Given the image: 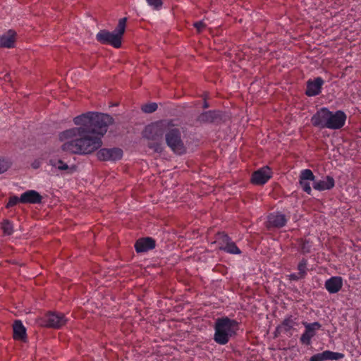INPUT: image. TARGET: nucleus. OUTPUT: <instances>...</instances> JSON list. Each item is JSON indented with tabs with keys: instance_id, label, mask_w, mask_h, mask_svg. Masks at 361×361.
<instances>
[{
	"instance_id": "f257e3e1",
	"label": "nucleus",
	"mask_w": 361,
	"mask_h": 361,
	"mask_svg": "<svg viewBox=\"0 0 361 361\" xmlns=\"http://www.w3.org/2000/svg\"><path fill=\"white\" fill-rule=\"evenodd\" d=\"M113 122L106 114L89 111L73 118L74 127L61 132L60 141L64 142L61 149L75 154H88L102 145V137Z\"/></svg>"
},
{
	"instance_id": "f03ea898",
	"label": "nucleus",
	"mask_w": 361,
	"mask_h": 361,
	"mask_svg": "<svg viewBox=\"0 0 361 361\" xmlns=\"http://www.w3.org/2000/svg\"><path fill=\"white\" fill-rule=\"evenodd\" d=\"M171 124V121L161 120L145 127L143 137L149 140L147 146L154 152L161 153L164 150L163 136Z\"/></svg>"
},
{
	"instance_id": "7ed1b4c3",
	"label": "nucleus",
	"mask_w": 361,
	"mask_h": 361,
	"mask_svg": "<svg viewBox=\"0 0 361 361\" xmlns=\"http://www.w3.org/2000/svg\"><path fill=\"white\" fill-rule=\"evenodd\" d=\"M214 329V341L217 344L224 345L237 334L239 323L228 317H219L215 321Z\"/></svg>"
},
{
	"instance_id": "20e7f679",
	"label": "nucleus",
	"mask_w": 361,
	"mask_h": 361,
	"mask_svg": "<svg viewBox=\"0 0 361 361\" xmlns=\"http://www.w3.org/2000/svg\"><path fill=\"white\" fill-rule=\"evenodd\" d=\"M127 18L119 19L118 23L113 32L102 30L96 35V39L104 44H109L118 49L122 44V37L126 30Z\"/></svg>"
},
{
	"instance_id": "39448f33",
	"label": "nucleus",
	"mask_w": 361,
	"mask_h": 361,
	"mask_svg": "<svg viewBox=\"0 0 361 361\" xmlns=\"http://www.w3.org/2000/svg\"><path fill=\"white\" fill-rule=\"evenodd\" d=\"M166 143L168 147L176 154H183L185 152L184 143L181 139V132L179 128H175L171 122L169 129L165 134Z\"/></svg>"
},
{
	"instance_id": "423d86ee",
	"label": "nucleus",
	"mask_w": 361,
	"mask_h": 361,
	"mask_svg": "<svg viewBox=\"0 0 361 361\" xmlns=\"http://www.w3.org/2000/svg\"><path fill=\"white\" fill-rule=\"evenodd\" d=\"M302 324L305 327V331L300 338V342L305 345H310L312 339L316 336L317 331L320 330L322 324L318 322L308 323L302 322Z\"/></svg>"
},
{
	"instance_id": "0eeeda50",
	"label": "nucleus",
	"mask_w": 361,
	"mask_h": 361,
	"mask_svg": "<svg viewBox=\"0 0 361 361\" xmlns=\"http://www.w3.org/2000/svg\"><path fill=\"white\" fill-rule=\"evenodd\" d=\"M97 156L100 161H116L122 158L123 150L118 147L102 148L97 152Z\"/></svg>"
},
{
	"instance_id": "6e6552de",
	"label": "nucleus",
	"mask_w": 361,
	"mask_h": 361,
	"mask_svg": "<svg viewBox=\"0 0 361 361\" xmlns=\"http://www.w3.org/2000/svg\"><path fill=\"white\" fill-rule=\"evenodd\" d=\"M290 219L289 216L275 212L269 214L267 216V227L271 228H281L284 227Z\"/></svg>"
},
{
	"instance_id": "1a4fd4ad",
	"label": "nucleus",
	"mask_w": 361,
	"mask_h": 361,
	"mask_svg": "<svg viewBox=\"0 0 361 361\" xmlns=\"http://www.w3.org/2000/svg\"><path fill=\"white\" fill-rule=\"evenodd\" d=\"M45 326L53 329H60L63 326L67 319L62 313L49 312L44 315Z\"/></svg>"
},
{
	"instance_id": "9d476101",
	"label": "nucleus",
	"mask_w": 361,
	"mask_h": 361,
	"mask_svg": "<svg viewBox=\"0 0 361 361\" xmlns=\"http://www.w3.org/2000/svg\"><path fill=\"white\" fill-rule=\"evenodd\" d=\"M346 119L347 116L344 111L341 110H338L335 112L330 111L326 128L331 130H339L345 126Z\"/></svg>"
},
{
	"instance_id": "9b49d317",
	"label": "nucleus",
	"mask_w": 361,
	"mask_h": 361,
	"mask_svg": "<svg viewBox=\"0 0 361 361\" xmlns=\"http://www.w3.org/2000/svg\"><path fill=\"white\" fill-rule=\"evenodd\" d=\"M330 110L326 107H322L312 116L311 123L314 127L321 129L326 128L329 121Z\"/></svg>"
},
{
	"instance_id": "f8f14e48",
	"label": "nucleus",
	"mask_w": 361,
	"mask_h": 361,
	"mask_svg": "<svg viewBox=\"0 0 361 361\" xmlns=\"http://www.w3.org/2000/svg\"><path fill=\"white\" fill-rule=\"evenodd\" d=\"M272 172L269 166H264L253 172L251 182L255 185H264L271 178Z\"/></svg>"
},
{
	"instance_id": "ddd939ff",
	"label": "nucleus",
	"mask_w": 361,
	"mask_h": 361,
	"mask_svg": "<svg viewBox=\"0 0 361 361\" xmlns=\"http://www.w3.org/2000/svg\"><path fill=\"white\" fill-rule=\"evenodd\" d=\"M315 176L310 169H303L300 171L299 176V183L303 191L307 194H312V188L310 186V181L314 182Z\"/></svg>"
},
{
	"instance_id": "4468645a",
	"label": "nucleus",
	"mask_w": 361,
	"mask_h": 361,
	"mask_svg": "<svg viewBox=\"0 0 361 361\" xmlns=\"http://www.w3.org/2000/svg\"><path fill=\"white\" fill-rule=\"evenodd\" d=\"M137 253L147 252L156 247V240L152 237H143L137 239L134 245Z\"/></svg>"
},
{
	"instance_id": "2eb2a0df",
	"label": "nucleus",
	"mask_w": 361,
	"mask_h": 361,
	"mask_svg": "<svg viewBox=\"0 0 361 361\" xmlns=\"http://www.w3.org/2000/svg\"><path fill=\"white\" fill-rule=\"evenodd\" d=\"M223 119L222 112L220 111H207L202 112L197 117V121L203 123H219Z\"/></svg>"
},
{
	"instance_id": "dca6fc26",
	"label": "nucleus",
	"mask_w": 361,
	"mask_h": 361,
	"mask_svg": "<svg viewBox=\"0 0 361 361\" xmlns=\"http://www.w3.org/2000/svg\"><path fill=\"white\" fill-rule=\"evenodd\" d=\"M324 84V80L321 77L315 78L314 80H308L307 81L305 94L308 97L319 95L322 92Z\"/></svg>"
},
{
	"instance_id": "f3484780",
	"label": "nucleus",
	"mask_w": 361,
	"mask_h": 361,
	"mask_svg": "<svg viewBox=\"0 0 361 361\" xmlns=\"http://www.w3.org/2000/svg\"><path fill=\"white\" fill-rule=\"evenodd\" d=\"M344 354L331 350H324L322 353L313 355L309 361H326V360H338L344 357Z\"/></svg>"
},
{
	"instance_id": "a211bd4d",
	"label": "nucleus",
	"mask_w": 361,
	"mask_h": 361,
	"mask_svg": "<svg viewBox=\"0 0 361 361\" xmlns=\"http://www.w3.org/2000/svg\"><path fill=\"white\" fill-rule=\"evenodd\" d=\"M343 286V280L341 276H331L326 280L324 287L330 294L338 293Z\"/></svg>"
},
{
	"instance_id": "6ab92c4d",
	"label": "nucleus",
	"mask_w": 361,
	"mask_h": 361,
	"mask_svg": "<svg viewBox=\"0 0 361 361\" xmlns=\"http://www.w3.org/2000/svg\"><path fill=\"white\" fill-rule=\"evenodd\" d=\"M42 195L34 190H29L22 193L20 197L23 204H39L42 202Z\"/></svg>"
},
{
	"instance_id": "aec40b11",
	"label": "nucleus",
	"mask_w": 361,
	"mask_h": 361,
	"mask_svg": "<svg viewBox=\"0 0 361 361\" xmlns=\"http://www.w3.org/2000/svg\"><path fill=\"white\" fill-rule=\"evenodd\" d=\"M16 32L13 30H9L0 36V48L11 49L15 47L16 41Z\"/></svg>"
},
{
	"instance_id": "412c9836",
	"label": "nucleus",
	"mask_w": 361,
	"mask_h": 361,
	"mask_svg": "<svg viewBox=\"0 0 361 361\" xmlns=\"http://www.w3.org/2000/svg\"><path fill=\"white\" fill-rule=\"evenodd\" d=\"M335 186V180L332 176H326L324 179L317 180L314 179L313 188L318 191L329 190Z\"/></svg>"
},
{
	"instance_id": "4be33fe9",
	"label": "nucleus",
	"mask_w": 361,
	"mask_h": 361,
	"mask_svg": "<svg viewBox=\"0 0 361 361\" xmlns=\"http://www.w3.org/2000/svg\"><path fill=\"white\" fill-rule=\"evenodd\" d=\"M13 337L15 340L25 341L27 338L26 329L20 320H16L13 324Z\"/></svg>"
},
{
	"instance_id": "5701e85b",
	"label": "nucleus",
	"mask_w": 361,
	"mask_h": 361,
	"mask_svg": "<svg viewBox=\"0 0 361 361\" xmlns=\"http://www.w3.org/2000/svg\"><path fill=\"white\" fill-rule=\"evenodd\" d=\"M297 324V318L293 315H288L282 321L281 324L277 326V331H283V333H288Z\"/></svg>"
},
{
	"instance_id": "b1692460",
	"label": "nucleus",
	"mask_w": 361,
	"mask_h": 361,
	"mask_svg": "<svg viewBox=\"0 0 361 361\" xmlns=\"http://www.w3.org/2000/svg\"><path fill=\"white\" fill-rule=\"evenodd\" d=\"M49 164L59 171H66L67 173L68 174L73 173L75 170V166H69L61 159H57L55 158H51L49 160Z\"/></svg>"
},
{
	"instance_id": "393cba45",
	"label": "nucleus",
	"mask_w": 361,
	"mask_h": 361,
	"mask_svg": "<svg viewBox=\"0 0 361 361\" xmlns=\"http://www.w3.org/2000/svg\"><path fill=\"white\" fill-rule=\"evenodd\" d=\"M233 240L225 232H218L216 235V243L218 245V248L220 250H224V248L228 245V244Z\"/></svg>"
},
{
	"instance_id": "a878e982",
	"label": "nucleus",
	"mask_w": 361,
	"mask_h": 361,
	"mask_svg": "<svg viewBox=\"0 0 361 361\" xmlns=\"http://www.w3.org/2000/svg\"><path fill=\"white\" fill-rule=\"evenodd\" d=\"M297 243L298 245V250L302 255H306L311 252L312 242L310 239L299 238L297 240Z\"/></svg>"
},
{
	"instance_id": "bb28decb",
	"label": "nucleus",
	"mask_w": 361,
	"mask_h": 361,
	"mask_svg": "<svg viewBox=\"0 0 361 361\" xmlns=\"http://www.w3.org/2000/svg\"><path fill=\"white\" fill-rule=\"evenodd\" d=\"M308 260L305 257H302L298 264L297 269L298 273L305 279L308 271Z\"/></svg>"
},
{
	"instance_id": "cd10ccee",
	"label": "nucleus",
	"mask_w": 361,
	"mask_h": 361,
	"mask_svg": "<svg viewBox=\"0 0 361 361\" xmlns=\"http://www.w3.org/2000/svg\"><path fill=\"white\" fill-rule=\"evenodd\" d=\"M1 229L3 230L4 234L6 235H11L13 233V226L11 221L8 219H5L1 223Z\"/></svg>"
},
{
	"instance_id": "c85d7f7f",
	"label": "nucleus",
	"mask_w": 361,
	"mask_h": 361,
	"mask_svg": "<svg viewBox=\"0 0 361 361\" xmlns=\"http://www.w3.org/2000/svg\"><path fill=\"white\" fill-rule=\"evenodd\" d=\"M223 251L231 255H240L242 253L241 250L233 240L231 241Z\"/></svg>"
},
{
	"instance_id": "c756f323",
	"label": "nucleus",
	"mask_w": 361,
	"mask_h": 361,
	"mask_svg": "<svg viewBox=\"0 0 361 361\" xmlns=\"http://www.w3.org/2000/svg\"><path fill=\"white\" fill-rule=\"evenodd\" d=\"M157 104L156 103H149L142 106V110L145 113L151 114L154 112L157 109Z\"/></svg>"
},
{
	"instance_id": "7c9ffc66",
	"label": "nucleus",
	"mask_w": 361,
	"mask_h": 361,
	"mask_svg": "<svg viewBox=\"0 0 361 361\" xmlns=\"http://www.w3.org/2000/svg\"><path fill=\"white\" fill-rule=\"evenodd\" d=\"M18 202H20V197H18L16 195L11 196L9 197L8 202H7L6 207L11 208L15 205H16Z\"/></svg>"
},
{
	"instance_id": "2f4dec72",
	"label": "nucleus",
	"mask_w": 361,
	"mask_h": 361,
	"mask_svg": "<svg viewBox=\"0 0 361 361\" xmlns=\"http://www.w3.org/2000/svg\"><path fill=\"white\" fill-rule=\"evenodd\" d=\"M148 5L153 7L154 9H159L162 6L161 0H146Z\"/></svg>"
},
{
	"instance_id": "473e14b6",
	"label": "nucleus",
	"mask_w": 361,
	"mask_h": 361,
	"mask_svg": "<svg viewBox=\"0 0 361 361\" xmlns=\"http://www.w3.org/2000/svg\"><path fill=\"white\" fill-rule=\"evenodd\" d=\"M8 167V162L4 159H0V173L5 172Z\"/></svg>"
},
{
	"instance_id": "72a5a7b5",
	"label": "nucleus",
	"mask_w": 361,
	"mask_h": 361,
	"mask_svg": "<svg viewBox=\"0 0 361 361\" xmlns=\"http://www.w3.org/2000/svg\"><path fill=\"white\" fill-rule=\"evenodd\" d=\"M288 278L290 281H298L299 279H304L298 272V273H292L288 275Z\"/></svg>"
},
{
	"instance_id": "f704fd0d",
	"label": "nucleus",
	"mask_w": 361,
	"mask_h": 361,
	"mask_svg": "<svg viewBox=\"0 0 361 361\" xmlns=\"http://www.w3.org/2000/svg\"><path fill=\"white\" fill-rule=\"evenodd\" d=\"M206 25L202 21H197L194 23V27L198 32H201L205 27Z\"/></svg>"
},
{
	"instance_id": "c9c22d12",
	"label": "nucleus",
	"mask_w": 361,
	"mask_h": 361,
	"mask_svg": "<svg viewBox=\"0 0 361 361\" xmlns=\"http://www.w3.org/2000/svg\"><path fill=\"white\" fill-rule=\"evenodd\" d=\"M282 332H283V331H277V327H276L275 329V331H274V337L275 338L278 337Z\"/></svg>"
},
{
	"instance_id": "e433bc0d",
	"label": "nucleus",
	"mask_w": 361,
	"mask_h": 361,
	"mask_svg": "<svg viewBox=\"0 0 361 361\" xmlns=\"http://www.w3.org/2000/svg\"><path fill=\"white\" fill-rule=\"evenodd\" d=\"M209 107V104L205 101L203 104V108L207 109Z\"/></svg>"
}]
</instances>
